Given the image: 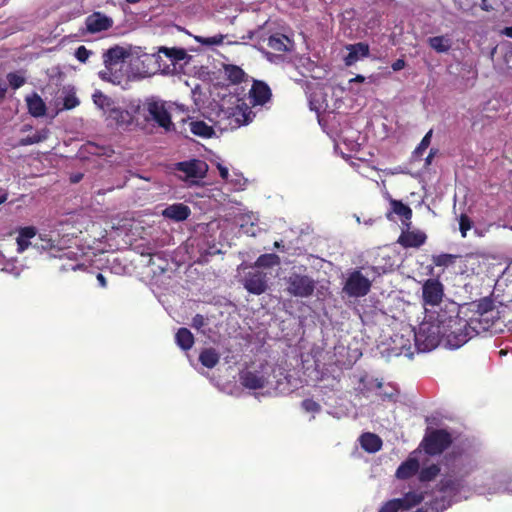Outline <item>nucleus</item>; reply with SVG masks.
Wrapping results in <instances>:
<instances>
[{
	"label": "nucleus",
	"mask_w": 512,
	"mask_h": 512,
	"mask_svg": "<svg viewBox=\"0 0 512 512\" xmlns=\"http://www.w3.org/2000/svg\"><path fill=\"white\" fill-rule=\"evenodd\" d=\"M450 314L441 312L437 316L440 328L443 330L444 340L450 348L457 349L478 335L481 331L488 329V323H482L481 318L471 317L469 320L460 317L458 307L453 304Z\"/></svg>",
	"instance_id": "f257e3e1"
},
{
	"label": "nucleus",
	"mask_w": 512,
	"mask_h": 512,
	"mask_svg": "<svg viewBox=\"0 0 512 512\" xmlns=\"http://www.w3.org/2000/svg\"><path fill=\"white\" fill-rule=\"evenodd\" d=\"M134 113L142 116L145 121L155 122L159 127L169 131L174 126L171 120V115L166 108V103L155 97L146 98L142 103H139Z\"/></svg>",
	"instance_id": "f03ea898"
},
{
	"label": "nucleus",
	"mask_w": 512,
	"mask_h": 512,
	"mask_svg": "<svg viewBox=\"0 0 512 512\" xmlns=\"http://www.w3.org/2000/svg\"><path fill=\"white\" fill-rule=\"evenodd\" d=\"M453 442L451 433L446 429L427 430L420 447L429 456L442 454Z\"/></svg>",
	"instance_id": "7ed1b4c3"
},
{
	"label": "nucleus",
	"mask_w": 512,
	"mask_h": 512,
	"mask_svg": "<svg viewBox=\"0 0 512 512\" xmlns=\"http://www.w3.org/2000/svg\"><path fill=\"white\" fill-rule=\"evenodd\" d=\"M444 339L440 323H423L417 332L414 333V341L417 349L421 352L431 351L436 348Z\"/></svg>",
	"instance_id": "20e7f679"
},
{
	"label": "nucleus",
	"mask_w": 512,
	"mask_h": 512,
	"mask_svg": "<svg viewBox=\"0 0 512 512\" xmlns=\"http://www.w3.org/2000/svg\"><path fill=\"white\" fill-rule=\"evenodd\" d=\"M286 292L297 298H309L314 294L316 288L315 280L307 274L296 271L285 277Z\"/></svg>",
	"instance_id": "39448f33"
},
{
	"label": "nucleus",
	"mask_w": 512,
	"mask_h": 512,
	"mask_svg": "<svg viewBox=\"0 0 512 512\" xmlns=\"http://www.w3.org/2000/svg\"><path fill=\"white\" fill-rule=\"evenodd\" d=\"M240 384L249 390H259L265 388L270 382L269 367L266 364H260L256 369H243L239 372Z\"/></svg>",
	"instance_id": "423d86ee"
},
{
	"label": "nucleus",
	"mask_w": 512,
	"mask_h": 512,
	"mask_svg": "<svg viewBox=\"0 0 512 512\" xmlns=\"http://www.w3.org/2000/svg\"><path fill=\"white\" fill-rule=\"evenodd\" d=\"M371 288L370 280L359 270L352 271L343 286V292L349 297H363L367 295Z\"/></svg>",
	"instance_id": "0eeeda50"
},
{
	"label": "nucleus",
	"mask_w": 512,
	"mask_h": 512,
	"mask_svg": "<svg viewBox=\"0 0 512 512\" xmlns=\"http://www.w3.org/2000/svg\"><path fill=\"white\" fill-rule=\"evenodd\" d=\"M444 285L437 278H429L422 285V302L424 306H438L444 297Z\"/></svg>",
	"instance_id": "6e6552de"
},
{
	"label": "nucleus",
	"mask_w": 512,
	"mask_h": 512,
	"mask_svg": "<svg viewBox=\"0 0 512 512\" xmlns=\"http://www.w3.org/2000/svg\"><path fill=\"white\" fill-rule=\"evenodd\" d=\"M243 285L249 293L261 295L268 289L267 274L259 270L250 271L245 275Z\"/></svg>",
	"instance_id": "1a4fd4ad"
},
{
	"label": "nucleus",
	"mask_w": 512,
	"mask_h": 512,
	"mask_svg": "<svg viewBox=\"0 0 512 512\" xmlns=\"http://www.w3.org/2000/svg\"><path fill=\"white\" fill-rule=\"evenodd\" d=\"M175 169L183 172L187 178H202L206 172V164L201 160L192 159L176 163Z\"/></svg>",
	"instance_id": "9d476101"
},
{
	"label": "nucleus",
	"mask_w": 512,
	"mask_h": 512,
	"mask_svg": "<svg viewBox=\"0 0 512 512\" xmlns=\"http://www.w3.org/2000/svg\"><path fill=\"white\" fill-rule=\"evenodd\" d=\"M249 95L254 105H264L271 99L272 92L265 82L254 80Z\"/></svg>",
	"instance_id": "9b49d317"
},
{
	"label": "nucleus",
	"mask_w": 512,
	"mask_h": 512,
	"mask_svg": "<svg viewBox=\"0 0 512 512\" xmlns=\"http://www.w3.org/2000/svg\"><path fill=\"white\" fill-rule=\"evenodd\" d=\"M113 20L100 12H94L86 18V28L91 33H97L110 29Z\"/></svg>",
	"instance_id": "f8f14e48"
},
{
	"label": "nucleus",
	"mask_w": 512,
	"mask_h": 512,
	"mask_svg": "<svg viewBox=\"0 0 512 512\" xmlns=\"http://www.w3.org/2000/svg\"><path fill=\"white\" fill-rule=\"evenodd\" d=\"M157 57L153 53H144L140 57V63L142 66V72L145 76L155 75L158 72L167 74L168 66L165 64H156Z\"/></svg>",
	"instance_id": "ddd939ff"
},
{
	"label": "nucleus",
	"mask_w": 512,
	"mask_h": 512,
	"mask_svg": "<svg viewBox=\"0 0 512 512\" xmlns=\"http://www.w3.org/2000/svg\"><path fill=\"white\" fill-rule=\"evenodd\" d=\"M427 236L422 231H403L398 243L404 248H418L426 242Z\"/></svg>",
	"instance_id": "4468645a"
},
{
	"label": "nucleus",
	"mask_w": 512,
	"mask_h": 512,
	"mask_svg": "<svg viewBox=\"0 0 512 512\" xmlns=\"http://www.w3.org/2000/svg\"><path fill=\"white\" fill-rule=\"evenodd\" d=\"M267 46L275 52L284 53L292 51L294 42L284 34L275 33L268 37Z\"/></svg>",
	"instance_id": "2eb2a0df"
},
{
	"label": "nucleus",
	"mask_w": 512,
	"mask_h": 512,
	"mask_svg": "<svg viewBox=\"0 0 512 512\" xmlns=\"http://www.w3.org/2000/svg\"><path fill=\"white\" fill-rule=\"evenodd\" d=\"M346 49L349 51L348 55L344 58L346 66L355 64L360 58L368 57L370 53L369 45L364 42L349 44L346 46Z\"/></svg>",
	"instance_id": "dca6fc26"
},
{
	"label": "nucleus",
	"mask_w": 512,
	"mask_h": 512,
	"mask_svg": "<svg viewBox=\"0 0 512 512\" xmlns=\"http://www.w3.org/2000/svg\"><path fill=\"white\" fill-rule=\"evenodd\" d=\"M159 52L164 55L166 61H168L165 65L168 66V73L175 69V65L184 60L187 56V52L183 48L172 47L168 48L165 46L159 47Z\"/></svg>",
	"instance_id": "f3484780"
},
{
	"label": "nucleus",
	"mask_w": 512,
	"mask_h": 512,
	"mask_svg": "<svg viewBox=\"0 0 512 512\" xmlns=\"http://www.w3.org/2000/svg\"><path fill=\"white\" fill-rule=\"evenodd\" d=\"M191 214L190 208L183 203H175L167 206L163 211L162 215L165 218L171 219L176 222L185 221Z\"/></svg>",
	"instance_id": "a211bd4d"
},
{
	"label": "nucleus",
	"mask_w": 512,
	"mask_h": 512,
	"mask_svg": "<svg viewBox=\"0 0 512 512\" xmlns=\"http://www.w3.org/2000/svg\"><path fill=\"white\" fill-rule=\"evenodd\" d=\"M126 56L127 52L122 47L115 46L108 49L103 54V62L105 64L106 69L111 71L113 67L123 62Z\"/></svg>",
	"instance_id": "6ab92c4d"
},
{
	"label": "nucleus",
	"mask_w": 512,
	"mask_h": 512,
	"mask_svg": "<svg viewBox=\"0 0 512 512\" xmlns=\"http://www.w3.org/2000/svg\"><path fill=\"white\" fill-rule=\"evenodd\" d=\"M232 119L230 121V125L232 128L240 127L241 125H246L252 121V117L254 116L252 111L245 104L243 106H236L232 113Z\"/></svg>",
	"instance_id": "aec40b11"
},
{
	"label": "nucleus",
	"mask_w": 512,
	"mask_h": 512,
	"mask_svg": "<svg viewBox=\"0 0 512 512\" xmlns=\"http://www.w3.org/2000/svg\"><path fill=\"white\" fill-rule=\"evenodd\" d=\"M390 206L391 210L387 213V218L391 219V214H396L402 218L403 223L409 226L412 218V209L402 201L396 199L390 200Z\"/></svg>",
	"instance_id": "412c9836"
},
{
	"label": "nucleus",
	"mask_w": 512,
	"mask_h": 512,
	"mask_svg": "<svg viewBox=\"0 0 512 512\" xmlns=\"http://www.w3.org/2000/svg\"><path fill=\"white\" fill-rule=\"evenodd\" d=\"M37 234V230L34 226L20 227L18 229V236L16 238L17 251L19 253L24 252L31 244L30 240Z\"/></svg>",
	"instance_id": "4be33fe9"
},
{
	"label": "nucleus",
	"mask_w": 512,
	"mask_h": 512,
	"mask_svg": "<svg viewBox=\"0 0 512 512\" xmlns=\"http://www.w3.org/2000/svg\"><path fill=\"white\" fill-rule=\"evenodd\" d=\"M359 442L361 447L369 453H375L382 448L381 438L374 433H363L359 438Z\"/></svg>",
	"instance_id": "5701e85b"
},
{
	"label": "nucleus",
	"mask_w": 512,
	"mask_h": 512,
	"mask_svg": "<svg viewBox=\"0 0 512 512\" xmlns=\"http://www.w3.org/2000/svg\"><path fill=\"white\" fill-rule=\"evenodd\" d=\"M463 487L462 480L452 476L443 477L437 484V489L443 493L456 495Z\"/></svg>",
	"instance_id": "b1692460"
},
{
	"label": "nucleus",
	"mask_w": 512,
	"mask_h": 512,
	"mask_svg": "<svg viewBox=\"0 0 512 512\" xmlns=\"http://www.w3.org/2000/svg\"><path fill=\"white\" fill-rule=\"evenodd\" d=\"M419 470V462L416 458H408L402 462L396 470V477L399 479H408L414 476Z\"/></svg>",
	"instance_id": "393cba45"
},
{
	"label": "nucleus",
	"mask_w": 512,
	"mask_h": 512,
	"mask_svg": "<svg viewBox=\"0 0 512 512\" xmlns=\"http://www.w3.org/2000/svg\"><path fill=\"white\" fill-rule=\"evenodd\" d=\"M27 107L29 113L34 117H42L46 113V105L42 98L34 93L32 96L27 97Z\"/></svg>",
	"instance_id": "a878e982"
},
{
	"label": "nucleus",
	"mask_w": 512,
	"mask_h": 512,
	"mask_svg": "<svg viewBox=\"0 0 512 512\" xmlns=\"http://www.w3.org/2000/svg\"><path fill=\"white\" fill-rule=\"evenodd\" d=\"M176 344L184 351L190 350L195 342L194 336L187 328H179L175 334Z\"/></svg>",
	"instance_id": "bb28decb"
},
{
	"label": "nucleus",
	"mask_w": 512,
	"mask_h": 512,
	"mask_svg": "<svg viewBox=\"0 0 512 512\" xmlns=\"http://www.w3.org/2000/svg\"><path fill=\"white\" fill-rule=\"evenodd\" d=\"M220 360V354L214 348H205L199 354L200 363L209 369L214 368Z\"/></svg>",
	"instance_id": "cd10ccee"
},
{
	"label": "nucleus",
	"mask_w": 512,
	"mask_h": 512,
	"mask_svg": "<svg viewBox=\"0 0 512 512\" xmlns=\"http://www.w3.org/2000/svg\"><path fill=\"white\" fill-rule=\"evenodd\" d=\"M428 44L437 53H447L452 47L451 39L447 35L430 37Z\"/></svg>",
	"instance_id": "c85d7f7f"
},
{
	"label": "nucleus",
	"mask_w": 512,
	"mask_h": 512,
	"mask_svg": "<svg viewBox=\"0 0 512 512\" xmlns=\"http://www.w3.org/2000/svg\"><path fill=\"white\" fill-rule=\"evenodd\" d=\"M55 268L59 272H69V271H77L85 268L84 264L79 263L75 259H71L68 257H64V255H60L58 258V262L55 265Z\"/></svg>",
	"instance_id": "c756f323"
},
{
	"label": "nucleus",
	"mask_w": 512,
	"mask_h": 512,
	"mask_svg": "<svg viewBox=\"0 0 512 512\" xmlns=\"http://www.w3.org/2000/svg\"><path fill=\"white\" fill-rule=\"evenodd\" d=\"M402 503V510L407 511L419 505L424 500L422 493L409 491L402 498H397Z\"/></svg>",
	"instance_id": "7c9ffc66"
},
{
	"label": "nucleus",
	"mask_w": 512,
	"mask_h": 512,
	"mask_svg": "<svg viewBox=\"0 0 512 512\" xmlns=\"http://www.w3.org/2000/svg\"><path fill=\"white\" fill-rule=\"evenodd\" d=\"M190 131L199 137L210 138L214 135L213 127L209 126L206 122L202 120L192 121L190 123Z\"/></svg>",
	"instance_id": "2f4dec72"
},
{
	"label": "nucleus",
	"mask_w": 512,
	"mask_h": 512,
	"mask_svg": "<svg viewBox=\"0 0 512 512\" xmlns=\"http://www.w3.org/2000/svg\"><path fill=\"white\" fill-rule=\"evenodd\" d=\"M224 73H225L227 79L232 84L241 83L246 76V74L242 68H240L239 66H236V65H232V64H228V65L224 66Z\"/></svg>",
	"instance_id": "473e14b6"
},
{
	"label": "nucleus",
	"mask_w": 512,
	"mask_h": 512,
	"mask_svg": "<svg viewBox=\"0 0 512 512\" xmlns=\"http://www.w3.org/2000/svg\"><path fill=\"white\" fill-rule=\"evenodd\" d=\"M280 264V258L277 254L267 253L260 255L255 261V267L271 268Z\"/></svg>",
	"instance_id": "72a5a7b5"
},
{
	"label": "nucleus",
	"mask_w": 512,
	"mask_h": 512,
	"mask_svg": "<svg viewBox=\"0 0 512 512\" xmlns=\"http://www.w3.org/2000/svg\"><path fill=\"white\" fill-rule=\"evenodd\" d=\"M63 94V109L71 110L80 104V100L76 96L74 89L64 90Z\"/></svg>",
	"instance_id": "f704fd0d"
},
{
	"label": "nucleus",
	"mask_w": 512,
	"mask_h": 512,
	"mask_svg": "<svg viewBox=\"0 0 512 512\" xmlns=\"http://www.w3.org/2000/svg\"><path fill=\"white\" fill-rule=\"evenodd\" d=\"M458 258L457 255L442 253L439 255L432 256V262L435 266L439 267H448L455 263V260Z\"/></svg>",
	"instance_id": "c9c22d12"
},
{
	"label": "nucleus",
	"mask_w": 512,
	"mask_h": 512,
	"mask_svg": "<svg viewBox=\"0 0 512 512\" xmlns=\"http://www.w3.org/2000/svg\"><path fill=\"white\" fill-rule=\"evenodd\" d=\"M440 473V467L437 464H431L420 471L419 479L423 482L432 481Z\"/></svg>",
	"instance_id": "e433bc0d"
},
{
	"label": "nucleus",
	"mask_w": 512,
	"mask_h": 512,
	"mask_svg": "<svg viewBox=\"0 0 512 512\" xmlns=\"http://www.w3.org/2000/svg\"><path fill=\"white\" fill-rule=\"evenodd\" d=\"M10 87L14 90L19 89L26 83V78L19 72H10L6 76Z\"/></svg>",
	"instance_id": "4c0bfd02"
},
{
	"label": "nucleus",
	"mask_w": 512,
	"mask_h": 512,
	"mask_svg": "<svg viewBox=\"0 0 512 512\" xmlns=\"http://www.w3.org/2000/svg\"><path fill=\"white\" fill-rule=\"evenodd\" d=\"M93 102L96 106H98L101 109L108 108L112 104V100L110 97L102 93L101 91L97 90L93 96Z\"/></svg>",
	"instance_id": "58836bf2"
},
{
	"label": "nucleus",
	"mask_w": 512,
	"mask_h": 512,
	"mask_svg": "<svg viewBox=\"0 0 512 512\" xmlns=\"http://www.w3.org/2000/svg\"><path fill=\"white\" fill-rule=\"evenodd\" d=\"M402 510V503L397 498L388 500L382 504L378 512H400Z\"/></svg>",
	"instance_id": "ea45409f"
},
{
	"label": "nucleus",
	"mask_w": 512,
	"mask_h": 512,
	"mask_svg": "<svg viewBox=\"0 0 512 512\" xmlns=\"http://www.w3.org/2000/svg\"><path fill=\"white\" fill-rule=\"evenodd\" d=\"M196 40H197V42H199V43H201L203 45H208V46L220 45V44L223 43L224 36L222 34H218V35H215V36H212V37L197 36Z\"/></svg>",
	"instance_id": "a19ab883"
},
{
	"label": "nucleus",
	"mask_w": 512,
	"mask_h": 512,
	"mask_svg": "<svg viewBox=\"0 0 512 512\" xmlns=\"http://www.w3.org/2000/svg\"><path fill=\"white\" fill-rule=\"evenodd\" d=\"M473 222L466 214H461L459 218V229L462 237H466L467 231L472 228Z\"/></svg>",
	"instance_id": "79ce46f5"
},
{
	"label": "nucleus",
	"mask_w": 512,
	"mask_h": 512,
	"mask_svg": "<svg viewBox=\"0 0 512 512\" xmlns=\"http://www.w3.org/2000/svg\"><path fill=\"white\" fill-rule=\"evenodd\" d=\"M38 249L51 250L55 247V241L48 237V235H39V242L35 243Z\"/></svg>",
	"instance_id": "37998d69"
},
{
	"label": "nucleus",
	"mask_w": 512,
	"mask_h": 512,
	"mask_svg": "<svg viewBox=\"0 0 512 512\" xmlns=\"http://www.w3.org/2000/svg\"><path fill=\"white\" fill-rule=\"evenodd\" d=\"M301 407L306 412L319 413L321 411V405L313 399H304L301 403Z\"/></svg>",
	"instance_id": "c03bdc74"
},
{
	"label": "nucleus",
	"mask_w": 512,
	"mask_h": 512,
	"mask_svg": "<svg viewBox=\"0 0 512 512\" xmlns=\"http://www.w3.org/2000/svg\"><path fill=\"white\" fill-rule=\"evenodd\" d=\"M397 396H398V392L393 388L391 387L389 391H380L378 393V397L382 400V401H396L397 399Z\"/></svg>",
	"instance_id": "a18cd8bd"
},
{
	"label": "nucleus",
	"mask_w": 512,
	"mask_h": 512,
	"mask_svg": "<svg viewBox=\"0 0 512 512\" xmlns=\"http://www.w3.org/2000/svg\"><path fill=\"white\" fill-rule=\"evenodd\" d=\"M91 54L92 52L90 50H88L85 46L81 45L76 49L75 57L78 61L85 63Z\"/></svg>",
	"instance_id": "49530a36"
},
{
	"label": "nucleus",
	"mask_w": 512,
	"mask_h": 512,
	"mask_svg": "<svg viewBox=\"0 0 512 512\" xmlns=\"http://www.w3.org/2000/svg\"><path fill=\"white\" fill-rule=\"evenodd\" d=\"M44 139H45V136H42L37 133L32 136H27L25 138H22L20 140V144L23 146L32 145V144L42 142Z\"/></svg>",
	"instance_id": "de8ad7c7"
},
{
	"label": "nucleus",
	"mask_w": 512,
	"mask_h": 512,
	"mask_svg": "<svg viewBox=\"0 0 512 512\" xmlns=\"http://www.w3.org/2000/svg\"><path fill=\"white\" fill-rule=\"evenodd\" d=\"M432 130L426 133V135L422 138L420 144L416 148L415 152L421 154L424 150L428 148L431 142Z\"/></svg>",
	"instance_id": "09e8293b"
},
{
	"label": "nucleus",
	"mask_w": 512,
	"mask_h": 512,
	"mask_svg": "<svg viewBox=\"0 0 512 512\" xmlns=\"http://www.w3.org/2000/svg\"><path fill=\"white\" fill-rule=\"evenodd\" d=\"M205 324H206V320H205L204 316L201 314H196L192 318V327L197 330L201 329Z\"/></svg>",
	"instance_id": "8fccbe9b"
},
{
	"label": "nucleus",
	"mask_w": 512,
	"mask_h": 512,
	"mask_svg": "<svg viewBox=\"0 0 512 512\" xmlns=\"http://www.w3.org/2000/svg\"><path fill=\"white\" fill-rule=\"evenodd\" d=\"M504 61L509 70H512V45L504 54Z\"/></svg>",
	"instance_id": "3c124183"
},
{
	"label": "nucleus",
	"mask_w": 512,
	"mask_h": 512,
	"mask_svg": "<svg viewBox=\"0 0 512 512\" xmlns=\"http://www.w3.org/2000/svg\"><path fill=\"white\" fill-rule=\"evenodd\" d=\"M406 66V62L404 59L400 58L397 59L395 62L392 63V69L393 71H400Z\"/></svg>",
	"instance_id": "603ef678"
},
{
	"label": "nucleus",
	"mask_w": 512,
	"mask_h": 512,
	"mask_svg": "<svg viewBox=\"0 0 512 512\" xmlns=\"http://www.w3.org/2000/svg\"><path fill=\"white\" fill-rule=\"evenodd\" d=\"M217 168L219 170V174H220L221 178L224 179V180H227L228 176H229L228 169L225 166L221 165V164H218Z\"/></svg>",
	"instance_id": "864d4df0"
},
{
	"label": "nucleus",
	"mask_w": 512,
	"mask_h": 512,
	"mask_svg": "<svg viewBox=\"0 0 512 512\" xmlns=\"http://www.w3.org/2000/svg\"><path fill=\"white\" fill-rule=\"evenodd\" d=\"M157 57V64H166L168 61H166V58H164V55L159 52V49L153 53Z\"/></svg>",
	"instance_id": "5fc2aeb1"
},
{
	"label": "nucleus",
	"mask_w": 512,
	"mask_h": 512,
	"mask_svg": "<svg viewBox=\"0 0 512 512\" xmlns=\"http://www.w3.org/2000/svg\"><path fill=\"white\" fill-rule=\"evenodd\" d=\"M96 278H97V281H98L99 285L102 288H105L107 286L106 278L104 277V275L102 273H98Z\"/></svg>",
	"instance_id": "6e6d98bb"
},
{
	"label": "nucleus",
	"mask_w": 512,
	"mask_h": 512,
	"mask_svg": "<svg viewBox=\"0 0 512 512\" xmlns=\"http://www.w3.org/2000/svg\"><path fill=\"white\" fill-rule=\"evenodd\" d=\"M7 93V87L0 82V101L4 100Z\"/></svg>",
	"instance_id": "4d7b16f0"
},
{
	"label": "nucleus",
	"mask_w": 512,
	"mask_h": 512,
	"mask_svg": "<svg viewBox=\"0 0 512 512\" xmlns=\"http://www.w3.org/2000/svg\"><path fill=\"white\" fill-rule=\"evenodd\" d=\"M365 77L363 75H356L353 79L350 80V82H364Z\"/></svg>",
	"instance_id": "13d9d810"
},
{
	"label": "nucleus",
	"mask_w": 512,
	"mask_h": 512,
	"mask_svg": "<svg viewBox=\"0 0 512 512\" xmlns=\"http://www.w3.org/2000/svg\"><path fill=\"white\" fill-rule=\"evenodd\" d=\"M503 33H504L506 36H508V37L512 38V26H511V27H506V28L504 29Z\"/></svg>",
	"instance_id": "bf43d9fd"
},
{
	"label": "nucleus",
	"mask_w": 512,
	"mask_h": 512,
	"mask_svg": "<svg viewBox=\"0 0 512 512\" xmlns=\"http://www.w3.org/2000/svg\"><path fill=\"white\" fill-rule=\"evenodd\" d=\"M8 198V193L4 192L0 195V205L3 204Z\"/></svg>",
	"instance_id": "052dcab7"
},
{
	"label": "nucleus",
	"mask_w": 512,
	"mask_h": 512,
	"mask_svg": "<svg viewBox=\"0 0 512 512\" xmlns=\"http://www.w3.org/2000/svg\"><path fill=\"white\" fill-rule=\"evenodd\" d=\"M81 178H82V175L80 174V175L75 176V177L72 179V181H73V182H78V181H80V179H81Z\"/></svg>",
	"instance_id": "680f3d73"
},
{
	"label": "nucleus",
	"mask_w": 512,
	"mask_h": 512,
	"mask_svg": "<svg viewBox=\"0 0 512 512\" xmlns=\"http://www.w3.org/2000/svg\"><path fill=\"white\" fill-rule=\"evenodd\" d=\"M106 74H107V73H106V72H104V71H101V72L99 73V75H100V77H101L102 79H106Z\"/></svg>",
	"instance_id": "e2e57ef3"
},
{
	"label": "nucleus",
	"mask_w": 512,
	"mask_h": 512,
	"mask_svg": "<svg viewBox=\"0 0 512 512\" xmlns=\"http://www.w3.org/2000/svg\"><path fill=\"white\" fill-rule=\"evenodd\" d=\"M432 156H433V154H432V152H430V154H429V155H428V157L426 158V162H427V163H430Z\"/></svg>",
	"instance_id": "0e129e2a"
},
{
	"label": "nucleus",
	"mask_w": 512,
	"mask_h": 512,
	"mask_svg": "<svg viewBox=\"0 0 512 512\" xmlns=\"http://www.w3.org/2000/svg\"><path fill=\"white\" fill-rule=\"evenodd\" d=\"M128 3H131V4H134V3H138L140 2L141 0H126Z\"/></svg>",
	"instance_id": "69168bd1"
},
{
	"label": "nucleus",
	"mask_w": 512,
	"mask_h": 512,
	"mask_svg": "<svg viewBox=\"0 0 512 512\" xmlns=\"http://www.w3.org/2000/svg\"><path fill=\"white\" fill-rule=\"evenodd\" d=\"M382 387H383V384H382L381 382H379V383L377 384V388L381 390V389H382Z\"/></svg>",
	"instance_id": "338daca9"
}]
</instances>
